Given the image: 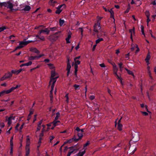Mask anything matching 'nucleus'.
I'll list each match as a JSON object with an SVG mask.
<instances>
[{"label":"nucleus","mask_w":156,"mask_h":156,"mask_svg":"<svg viewBox=\"0 0 156 156\" xmlns=\"http://www.w3.org/2000/svg\"><path fill=\"white\" fill-rule=\"evenodd\" d=\"M3 6L6 7L12 10L13 9V4L10 1H8L6 2H0V7L2 8Z\"/></svg>","instance_id":"1"},{"label":"nucleus","mask_w":156,"mask_h":156,"mask_svg":"<svg viewBox=\"0 0 156 156\" xmlns=\"http://www.w3.org/2000/svg\"><path fill=\"white\" fill-rule=\"evenodd\" d=\"M56 81V79H51L49 81V85L51 86V90L50 91V97L51 101L53 99L52 93L54 87V84Z\"/></svg>","instance_id":"2"},{"label":"nucleus","mask_w":156,"mask_h":156,"mask_svg":"<svg viewBox=\"0 0 156 156\" xmlns=\"http://www.w3.org/2000/svg\"><path fill=\"white\" fill-rule=\"evenodd\" d=\"M33 42V41H26L25 40H24L23 41H20L19 42V45L16 48L15 50H16L18 49L22 48L25 46L27 45L28 44Z\"/></svg>","instance_id":"3"},{"label":"nucleus","mask_w":156,"mask_h":156,"mask_svg":"<svg viewBox=\"0 0 156 156\" xmlns=\"http://www.w3.org/2000/svg\"><path fill=\"white\" fill-rule=\"evenodd\" d=\"M111 64L113 66V72L115 75L116 76L115 77H117V78H120V76H118L117 73L118 69L114 63H113Z\"/></svg>","instance_id":"4"},{"label":"nucleus","mask_w":156,"mask_h":156,"mask_svg":"<svg viewBox=\"0 0 156 156\" xmlns=\"http://www.w3.org/2000/svg\"><path fill=\"white\" fill-rule=\"evenodd\" d=\"M74 60L75 62V63L74 64L75 68V75H76L77 72L78 71V65H79L80 64V62L79 60H76V59H74Z\"/></svg>","instance_id":"5"},{"label":"nucleus","mask_w":156,"mask_h":156,"mask_svg":"<svg viewBox=\"0 0 156 156\" xmlns=\"http://www.w3.org/2000/svg\"><path fill=\"white\" fill-rule=\"evenodd\" d=\"M131 50L132 51H133L134 50L135 48H136L137 49L135 52L136 53H137L140 51V49L138 47L137 44H132L131 45Z\"/></svg>","instance_id":"6"},{"label":"nucleus","mask_w":156,"mask_h":156,"mask_svg":"<svg viewBox=\"0 0 156 156\" xmlns=\"http://www.w3.org/2000/svg\"><path fill=\"white\" fill-rule=\"evenodd\" d=\"M71 68V66L70 65V63L69 61V58H67V66L66 68V70L67 71V75H68L70 73V69Z\"/></svg>","instance_id":"7"},{"label":"nucleus","mask_w":156,"mask_h":156,"mask_svg":"<svg viewBox=\"0 0 156 156\" xmlns=\"http://www.w3.org/2000/svg\"><path fill=\"white\" fill-rule=\"evenodd\" d=\"M44 55V54L39 55L38 56H30L29 57L28 60H32L35 59H38L39 58Z\"/></svg>","instance_id":"8"},{"label":"nucleus","mask_w":156,"mask_h":156,"mask_svg":"<svg viewBox=\"0 0 156 156\" xmlns=\"http://www.w3.org/2000/svg\"><path fill=\"white\" fill-rule=\"evenodd\" d=\"M64 6V8L65 7V4H62L58 6L57 8V10L55 11V13L57 14H59L62 11V9H61V8L62 7Z\"/></svg>","instance_id":"9"},{"label":"nucleus","mask_w":156,"mask_h":156,"mask_svg":"<svg viewBox=\"0 0 156 156\" xmlns=\"http://www.w3.org/2000/svg\"><path fill=\"white\" fill-rule=\"evenodd\" d=\"M15 117V116H10L9 118H8L7 117H6V120L8 118V124L9 126H10L12 123V120H14Z\"/></svg>","instance_id":"10"},{"label":"nucleus","mask_w":156,"mask_h":156,"mask_svg":"<svg viewBox=\"0 0 156 156\" xmlns=\"http://www.w3.org/2000/svg\"><path fill=\"white\" fill-rule=\"evenodd\" d=\"M50 32V30L48 28H46L44 30H40L39 32L40 34H41L42 33H45L46 34H48Z\"/></svg>","instance_id":"11"},{"label":"nucleus","mask_w":156,"mask_h":156,"mask_svg":"<svg viewBox=\"0 0 156 156\" xmlns=\"http://www.w3.org/2000/svg\"><path fill=\"white\" fill-rule=\"evenodd\" d=\"M55 77V78H58V76H57V74L55 73V70L54 69L51 71V77L53 78Z\"/></svg>","instance_id":"12"},{"label":"nucleus","mask_w":156,"mask_h":156,"mask_svg":"<svg viewBox=\"0 0 156 156\" xmlns=\"http://www.w3.org/2000/svg\"><path fill=\"white\" fill-rule=\"evenodd\" d=\"M134 136H133V138L135 141H137L139 140V134L136 133H135L134 134Z\"/></svg>","instance_id":"13"},{"label":"nucleus","mask_w":156,"mask_h":156,"mask_svg":"<svg viewBox=\"0 0 156 156\" xmlns=\"http://www.w3.org/2000/svg\"><path fill=\"white\" fill-rule=\"evenodd\" d=\"M12 90L10 89L6 90H3L1 92L2 96L3 95L5 94H8L11 92Z\"/></svg>","instance_id":"14"},{"label":"nucleus","mask_w":156,"mask_h":156,"mask_svg":"<svg viewBox=\"0 0 156 156\" xmlns=\"http://www.w3.org/2000/svg\"><path fill=\"white\" fill-rule=\"evenodd\" d=\"M97 23H98V25H96L95 26L96 27V26H98V28L100 29V21L101 20L102 18V17H99L98 16L97 17Z\"/></svg>","instance_id":"15"},{"label":"nucleus","mask_w":156,"mask_h":156,"mask_svg":"<svg viewBox=\"0 0 156 156\" xmlns=\"http://www.w3.org/2000/svg\"><path fill=\"white\" fill-rule=\"evenodd\" d=\"M12 73L8 72L6 73L5 75L2 78H9L10 77L12 76Z\"/></svg>","instance_id":"16"},{"label":"nucleus","mask_w":156,"mask_h":156,"mask_svg":"<svg viewBox=\"0 0 156 156\" xmlns=\"http://www.w3.org/2000/svg\"><path fill=\"white\" fill-rule=\"evenodd\" d=\"M30 50L32 52H35L37 53H40L39 51L36 48H31L30 49Z\"/></svg>","instance_id":"17"},{"label":"nucleus","mask_w":156,"mask_h":156,"mask_svg":"<svg viewBox=\"0 0 156 156\" xmlns=\"http://www.w3.org/2000/svg\"><path fill=\"white\" fill-rule=\"evenodd\" d=\"M36 36L42 41H45V38L43 36H41V34H40L39 32L38 33V34Z\"/></svg>","instance_id":"18"},{"label":"nucleus","mask_w":156,"mask_h":156,"mask_svg":"<svg viewBox=\"0 0 156 156\" xmlns=\"http://www.w3.org/2000/svg\"><path fill=\"white\" fill-rule=\"evenodd\" d=\"M86 152V149L82 151H80L77 154V156H83Z\"/></svg>","instance_id":"19"},{"label":"nucleus","mask_w":156,"mask_h":156,"mask_svg":"<svg viewBox=\"0 0 156 156\" xmlns=\"http://www.w3.org/2000/svg\"><path fill=\"white\" fill-rule=\"evenodd\" d=\"M26 155L25 156H29L30 152V147H26Z\"/></svg>","instance_id":"20"},{"label":"nucleus","mask_w":156,"mask_h":156,"mask_svg":"<svg viewBox=\"0 0 156 156\" xmlns=\"http://www.w3.org/2000/svg\"><path fill=\"white\" fill-rule=\"evenodd\" d=\"M96 25H98V23H96L95 24V25L94 26V31L95 32L98 33V30H99L101 29V27H100V29H99L98 28V26L97 25V26H96V27H95V26H96Z\"/></svg>","instance_id":"21"},{"label":"nucleus","mask_w":156,"mask_h":156,"mask_svg":"<svg viewBox=\"0 0 156 156\" xmlns=\"http://www.w3.org/2000/svg\"><path fill=\"white\" fill-rule=\"evenodd\" d=\"M22 70V69H20L18 70H12L11 71V72L12 73H14L15 74H18L20 73Z\"/></svg>","instance_id":"22"},{"label":"nucleus","mask_w":156,"mask_h":156,"mask_svg":"<svg viewBox=\"0 0 156 156\" xmlns=\"http://www.w3.org/2000/svg\"><path fill=\"white\" fill-rule=\"evenodd\" d=\"M109 12L111 14V18H112L113 19L114 22L115 20L114 16V12L112 10V9H111L109 11Z\"/></svg>","instance_id":"23"},{"label":"nucleus","mask_w":156,"mask_h":156,"mask_svg":"<svg viewBox=\"0 0 156 156\" xmlns=\"http://www.w3.org/2000/svg\"><path fill=\"white\" fill-rule=\"evenodd\" d=\"M60 122L59 121L54 120L52 122V123H53V126H54V127H55V126L58 125Z\"/></svg>","instance_id":"24"},{"label":"nucleus","mask_w":156,"mask_h":156,"mask_svg":"<svg viewBox=\"0 0 156 156\" xmlns=\"http://www.w3.org/2000/svg\"><path fill=\"white\" fill-rule=\"evenodd\" d=\"M30 140L28 136L27 137L26 140V147H30Z\"/></svg>","instance_id":"25"},{"label":"nucleus","mask_w":156,"mask_h":156,"mask_svg":"<svg viewBox=\"0 0 156 156\" xmlns=\"http://www.w3.org/2000/svg\"><path fill=\"white\" fill-rule=\"evenodd\" d=\"M129 32L131 33V38L132 40L133 41L132 38V35L134 34H135V31L134 28H133V29L129 30Z\"/></svg>","instance_id":"26"},{"label":"nucleus","mask_w":156,"mask_h":156,"mask_svg":"<svg viewBox=\"0 0 156 156\" xmlns=\"http://www.w3.org/2000/svg\"><path fill=\"white\" fill-rule=\"evenodd\" d=\"M122 124L120 123V122H118V124L117 126V129L119 131H121L122 130Z\"/></svg>","instance_id":"27"},{"label":"nucleus","mask_w":156,"mask_h":156,"mask_svg":"<svg viewBox=\"0 0 156 156\" xmlns=\"http://www.w3.org/2000/svg\"><path fill=\"white\" fill-rule=\"evenodd\" d=\"M78 140V139H76V138H74V137L73 138L71 139H70V140H68L67 142L70 143H71L73 141H77Z\"/></svg>","instance_id":"28"},{"label":"nucleus","mask_w":156,"mask_h":156,"mask_svg":"<svg viewBox=\"0 0 156 156\" xmlns=\"http://www.w3.org/2000/svg\"><path fill=\"white\" fill-rule=\"evenodd\" d=\"M57 3L55 1H50L49 2V4L53 6H55V4Z\"/></svg>","instance_id":"29"},{"label":"nucleus","mask_w":156,"mask_h":156,"mask_svg":"<svg viewBox=\"0 0 156 156\" xmlns=\"http://www.w3.org/2000/svg\"><path fill=\"white\" fill-rule=\"evenodd\" d=\"M30 9V7L29 6L26 5L23 9L25 11H29Z\"/></svg>","instance_id":"30"},{"label":"nucleus","mask_w":156,"mask_h":156,"mask_svg":"<svg viewBox=\"0 0 156 156\" xmlns=\"http://www.w3.org/2000/svg\"><path fill=\"white\" fill-rule=\"evenodd\" d=\"M150 58V53L149 52H148L147 53V57L146 59H145V60H147V61L148 60H149Z\"/></svg>","instance_id":"31"},{"label":"nucleus","mask_w":156,"mask_h":156,"mask_svg":"<svg viewBox=\"0 0 156 156\" xmlns=\"http://www.w3.org/2000/svg\"><path fill=\"white\" fill-rule=\"evenodd\" d=\"M125 69L127 71L128 73L129 74V75H133V77H134V75H133V74L132 71L128 70L127 69L125 68Z\"/></svg>","instance_id":"32"},{"label":"nucleus","mask_w":156,"mask_h":156,"mask_svg":"<svg viewBox=\"0 0 156 156\" xmlns=\"http://www.w3.org/2000/svg\"><path fill=\"white\" fill-rule=\"evenodd\" d=\"M20 85H17L15 87H12V88H10L11 90H12V91L15 89H16L18 88H19L20 87Z\"/></svg>","instance_id":"33"},{"label":"nucleus","mask_w":156,"mask_h":156,"mask_svg":"<svg viewBox=\"0 0 156 156\" xmlns=\"http://www.w3.org/2000/svg\"><path fill=\"white\" fill-rule=\"evenodd\" d=\"M90 144V143L89 141H87L86 144H84L83 150H84V149H86V147L87 146H88V145H89Z\"/></svg>","instance_id":"34"},{"label":"nucleus","mask_w":156,"mask_h":156,"mask_svg":"<svg viewBox=\"0 0 156 156\" xmlns=\"http://www.w3.org/2000/svg\"><path fill=\"white\" fill-rule=\"evenodd\" d=\"M60 114L59 112H58L56 113V116L55 118V120H57L58 118L60 117Z\"/></svg>","instance_id":"35"},{"label":"nucleus","mask_w":156,"mask_h":156,"mask_svg":"<svg viewBox=\"0 0 156 156\" xmlns=\"http://www.w3.org/2000/svg\"><path fill=\"white\" fill-rule=\"evenodd\" d=\"M118 65H119V67L120 68V70L121 71H122V69L123 68V67L122 66V65H123L122 63V62H120L119 63H118Z\"/></svg>","instance_id":"36"},{"label":"nucleus","mask_w":156,"mask_h":156,"mask_svg":"<svg viewBox=\"0 0 156 156\" xmlns=\"http://www.w3.org/2000/svg\"><path fill=\"white\" fill-rule=\"evenodd\" d=\"M49 29L50 31H55L57 30V27H50L49 28Z\"/></svg>","instance_id":"37"},{"label":"nucleus","mask_w":156,"mask_h":156,"mask_svg":"<svg viewBox=\"0 0 156 156\" xmlns=\"http://www.w3.org/2000/svg\"><path fill=\"white\" fill-rule=\"evenodd\" d=\"M103 40V39L102 38H99L96 41V44H98V43H99L101 41Z\"/></svg>","instance_id":"38"},{"label":"nucleus","mask_w":156,"mask_h":156,"mask_svg":"<svg viewBox=\"0 0 156 156\" xmlns=\"http://www.w3.org/2000/svg\"><path fill=\"white\" fill-rule=\"evenodd\" d=\"M64 23V21L63 20L60 19L59 21V23L60 25L61 26H62Z\"/></svg>","instance_id":"39"},{"label":"nucleus","mask_w":156,"mask_h":156,"mask_svg":"<svg viewBox=\"0 0 156 156\" xmlns=\"http://www.w3.org/2000/svg\"><path fill=\"white\" fill-rule=\"evenodd\" d=\"M78 136L79 137L78 140L80 139L83 136V133H81L80 132H78Z\"/></svg>","instance_id":"40"},{"label":"nucleus","mask_w":156,"mask_h":156,"mask_svg":"<svg viewBox=\"0 0 156 156\" xmlns=\"http://www.w3.org/2000/svg\"><path fill=\"white\" fill-rule=\"evenodd\" d=\"M145 14L147 17H150V13L149 11L147 10L145 12Z\"/></svg>","instance_id":"41"},{"label":"nucleus","mask_w":156,"mask_h":156,"mask_svg":"<svg viewBox=\"0 0 156 156\" xmlns=\"http://www.w3.org/2000/svg\"><path fill=\"white\" fill-rule=\"evenodd\" d=\"M32 63V62L31 61H30L27 63L24 64V66H28L31 65Z\"/></svg>","instance_id":"42"},{"label":"nucleus","mask_w":156,"mask_h":156,"mask_svg":"<svg viewBox=\"0 0 156 156\" xmlns=\"http://www.w3.org/2000/svg\"><path fill=\"white\" fill-rule=\"evenodd\" d=\"M45 129H42V131H41V133L40 134V135H39V137H42L43 135H44V131H45Z\"/></svg>","instance_id":"43"},{"label":"nucleus","mask_w":156,"mask_h":156,"mask_svg":"<svg viewBox=\"0 0 156 156\" xmlns=\"http://www.w3.org/2000/svg\"><path fill=\"white\" fill-rule=\"evenodd\" d=\"M76 90L79 89L80 87V85L77 84H75L73 86Z\"/></svg>","instance_id":"44"},{"label":"nucleus","mask_w":156,"mask_h":156,"mask_svg":"<svg viewBox=\"0 0 156 156\" xmlns=\"http://www.w3.org/2000/svg\"><path fill=\"white\" fill-rule=\"evenodd\" d=\"M6 29V27L5 26L0 27V32H1Z\"/></svg>","instance_id":"45"},{"label":"nucleus","mask_w":156,"mask_h":156,"mask_svg":"<svg viewBox=\"0 0 156 156\" xmlns=\"http://www.w3.org/2000/svg\"><path fill=\"white\" fill-rule=\"evenodd\" d=\"M75 151V150L74 149H73V150H72V151L69 152L67 155V156H70V155L73 153V152L74 151Z\"/></svg>","instance_id":"46"},{"label":"nucleus","mask_w":156,"mask_h":156,"mask_svg":"<svg viewBox=\"0 0 156 156\" xmlns=\"http://www.w3.org/2000/svg\"><path fill=\"white\" fill-rule=\"evenodd\" d=\"M54 136H50L49 137V141L50 142H51L52 140L54 139Z\"/></svg>","instance_id":"47"},{"label":"nucleus","mask_w":156,"mask_h":156,"mask_svg":"<svg viewBox=\"0 0 156 156\" xmlns=\"http://www.w3.org/2000/svg\"><path fill=\"white\" fill-rule=\"evenodd\" d=\"M150 17H148L147 18V26H148V23L149 22L151 21V20L149 18Z\"/></svg>","instance_id":"48"},{"label":"nucleus","mask_w":156,"mask_h":156,"mask_svg":"<svg viewBox=\"0 0 156 156\" xmlns=\"http://www.w3.org/2000/svg\"><path fill=\"white\" fill-rule=\"evenodd\" d=\"M130 9V6L129 4L128 5V7L127 9L126 10V11H125V13H128L129 12V11Z\"/></svg>","instance_id":"49"},{"label":"nucleus","mask_w":156,"mask_h":156,"mask_svg":"<svg viewBox=\"0 0 156 156\" xmlns=\"http://www.w3.org/2000/svg\"><path fill=\"white\" fill-rule=\"evenodd\" d=\"M41 126H37V130L36 132V133L37 132V131H39L41 129Z\"/></svg>","instance_id":"50"},{"label":"nucleus","mask_w":156,"mask_h":156,"mask_svg":"<svg viewBox=\"0 0 156 156\" xmlns=\"http://www.w3.org/2000/svg\"><path fill=\"white\" fill-rule=\"evenodd\" d=\"M13 148H10V154L12 156L13 155Z\"/></svg>","instance_id":"51"},{"label":"nucleus","mask_w":156,"mask_h":156,"mask_svg":"<svg viewBox=\"0 0 156 156\" xmlns=\"http://www.w3.org/2000/svg\"><path fill=\"white\" fill-rule=\"evenodd\" d=\"M95 98V97L94 95L90 96L89 97V98L91 100H93Z\"/></svg>","instance_id":"52"},{"label":"nucleus","mask_w":156,"mask_h":156,"mask_svg":"<svg viewBox=\"0 0 156 156\" xmlns=\"http://www.w3.org/2000/svg\"><path fill=\"white\" fill-rule=\"evenodd\" d=\"M141 113L143 115H145V116L147 115H148V114L146 112H141Z\"/></svg>","instance_id":"53"},{"label":"nucleus","mask_w":156,"mask_h":156,"mask_svg":"<svg viewBox=\"0 0 156 156\" xmlns=\"http://www.w3.org/2000/svg\"><path fill=\"white\" fill-rule=\"evenodd\" d=\"M66 98V101H67V102H68V99H69V98L68 94H67L65 96Z\"/></svg>","instance_id":"54"},{"label":"nucleus","mask_w":156,"mask_h":156,"mask_svg":"<svg viewBox=\"0 0 156 156\" xmlns=\"http://www.w3.org/2000/svg\"><path fill=\"white\" fill-rule=\"evenodd\" d=\"M79 29L80 30V32H81V34L82 36V35H83V28H79Z\"/></svg>","instance_id":"55"},{"label":"nucleus","mask_w":156,"mask_h":156,"mask_svg":"<svg viewBox=\"0 0 156 156\" xmlns=\"http://www.w3.org/2000/svg\"><path fill=\"white\" fill-rule=\"evenodd\" d=\"M76 130L77 131V132H80V129L78 127H77L76 128Z\"/></svg>","instance_id":"56"},{"label":"nucleus","mask_w":156,"mask_h":156,"mask_svg":"<svg viewBox=\"0 0 156 156\" xmlns=\"http://www.w3.org/2000/svg\"><path fill=\"white\" fill-rule=\"evenodd\" d=\"M20 125L19 123H18L17 124V125L15 127V129L16 130H18V127Z\"/></svg>","instance_id":"57"},{"label":"nucleus","mask_w":156,"mask_h":156,"mask_svg":"<svg viewBox=\"0 0 156 156\" xmlns=\"http://www.w3.org/2000/svg\"><path fill=\"white\" fill-rule=\"evenodd\" d=\"M10 148H13V142H10Z\"/></svg>","instance_id":"58"},{"label":"nucleus","mask_w":156,"mask_h":156,"mask_svg":"<svg viewBox=\"0 0 156 156\" xmlns=\"http://www.w3.org/2000/svg\"><path fill=\"white\" fill-rule=\"evenodd\" d=\"M24 125V123H23V124L20 127V132H21V130H22V128H23V126Z\"/></svg>","instance_id":"59"},{"label":"nucleus","mask_w":156,"mask_h":156,"mask_svg":"<svg viewBox=\"0 0 156 156\" xmlns=\"http://www.w3.org/2000/svg\"><path fill=\"white\" fill-rule=\"evenodd\" d=\"M147 96L148 99L149 100H150V95H149V92L148 91L147 92Z\"/></svg>","instance_id":"60"},{"label":"nucleus","mask_w":156,"mask_h":156,"mask_svg":"<svg viewBox=\"0 0 156 156\" xmlns=\"http://www.w3.org/2000/svg\"><path fill=\"white\" fill-rule=\"evenodd\" d=\"M129 53H128L126 55V58H127L128 59L129 58Z\"/></svg>","instance_id":"61"},{"label":"nucleus","mask_w":156,"mask_h":156,"mask_svg":"<svg viewBox=\"0 0 156 156\" xmlns=\"http://www.w3.org/2000/svg\"><path fill=\"white\" fill-rule=\"evenodd\" d=\"M100 66L101 67H105V66L104 63H102L100 64Z\"/></svg>","instance_id":"62"},{"label":"nucleus","mask_w":156,"mask_h":156,"mask_svg":"<svg viewBox=\"0 0 156 156\" xmlns=\"http://www.w3.org/2000/svg\"><path fill=\"white\" fill-rule=\"evenodd\" d=\"M66 43H70V41H69V39H68L67 38H66Z\"/></svg>","instance_id":"63"},{"label":"nucleus","mask_w":156,"mask_h":156,"mask_svg":"<svg viewBox=\"0 0 156 156\" xmlns=\"http://www.w3.org/2000/svg\"><path fill=\"white\" fill-rule=\"evenodd\" d=\"M151 16L154 19L153 20L154 21V20L155 19V17H156V14L155 15H152Z\"/></svg>","instance_id":"64"}]
</instances>
